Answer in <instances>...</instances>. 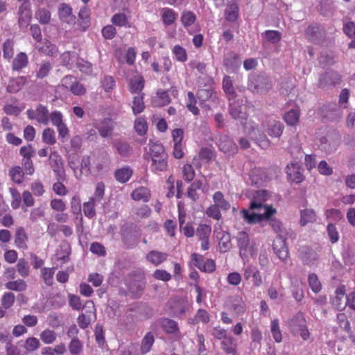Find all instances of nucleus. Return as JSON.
<instances>
[{"label":"nucleus","mask_w":355,"mask_h":355,"mask_svg":"<svg viewBox=\"0 0 355 355\" xmlns=\"http://www.w3.org/2000/svg\"><path fill=\"white\" fill-rule=\"evenodd\" d=\"M18 23L21 28H27L32 17L31 11L28 5L22 4L18 11Z\"/></svg>","instance_id":"nucleus-15"},{"label":"nucleus","mask_w":355,"mask_h":355,"mask_svg":"<svg viewBox=\"0 0 355 355\" xmlns=\"http://www.w3.org/2000/svg\"><path fill=\"white\" fill-rule=\"evenodd\" d=\"M340 82V75L334 71H327L322 74L319 79V84L320 87H326L329 85H334Z\"/></svg>","instance_id":"nucleus-14"},{"label":"nucleus","mask_w":355,"mask_h":355,"mask_svg":"<svg viewBox=\"0 0 355 355\" xmlns=\"http://www.w3.org/2000/svg\"><path fill=\"white\" fill-rule=\"evenodd\" d=\"M231 245V238L230 234L227 232H223L219 241L220 251L222 252H226L230 249Z\"/></svg>","instance_id":"nucleus-37"},{"label":"nucleus","mask_w":355,"mask_h":355,"mask_svg":"<svg viewBox=\"0 0 355 355\" xmlns=\"http://www.w3.org/2000/svg\"><path fill=\"white\" fill-rule=\"evenodd\" d=\"M28 236L22 227L17 229L15 236V243L19 248L26 249Z\"/></svg>","instance_id":"nucleus-26"},{"label":"nucleus","mask_w":355,"mask_h":355,"mask_svg":"<svg viewBox=\"0 0 355 355\" xmlns=\"http://www.w3.org/2000/svg\"><path fill=\"white\" fill-rule=\"evenodd\" d=\"M80 25L83 28L84 30L89 26V10L87 8L84 7L81 8L78 13Z\"/></svg>","instance_id":"nucleus-41"},{"label":"nucleus","mask_w":355,"mask_h":355,"mask_svg":"<svg viewBox=\"0 0 355 355\" xmlns=\"http://www.w3.org/2000/svg\"><path fill=\"white\" fill-rule=\"evenodd\" d=\"M125 286L135 297H139L145 288L144 277L139 273H130L125 280Z\"/></svg>","instance_id":"nucleus-2"},{"label":"nucleus","mask_w":355,"mask_h":355,"mask_svg":"<svg viewBox=\"0 0 355 355\" xmlns=\"http://www.w3.org/2000/svg\"><path fill=\"white\" fill-rule=\"evenodd\" d=\"M218 146L225 153L235 154L237 152V146L234 141L227 135H218Z\"/></svg>","instance_id":"nucleus-7"},{"label":"nucleus","mask_w":355,"mask_h":355,"mask_svg":"<svg viewBox=\"0 0 355 355\" xmlns=\"http://www.w3.org/2000/svg\"><path fill=\"white\" fill-rule=\"evenodd\" d=\"M162 12V20L166 25H171L175 21L177 15L173 10L166 8Z\"/></svg>","instance_id":"nucleus-42"},{"label":"nucleus","mask_w":355,"mask_h":355,"mask_svg":"<svg viewBox=\"0 0 355 355\" xmlns=\"http://www.w3.org/2000/svg\"><path fill=\"white\" fill-rule=\"evenodd\" d=\"M171 103V98L168 92L163 89H158L156 96L152 99V105L155 107L166 106Z\"/></svg>","instance_id":"nucleus-17"},{"label":"nucleus","mask_w":355,"mask_h":355,"mask_svg":"<svg viewBox=\"0 0 355 355\" xmlns=\"http://www.w3.org/2000/svg\"><path fill=\"white\" fill-rule=\"evenodd\" d=\"M202 187V182L200 180L193 182L187 189V196L192 200L196 201L198 198V195L196 192Z\"/></svg>","instance_id":"nucleus-43"},{"label":"nucleus","mask_w":355,"mask_h":355,"mask_svg":"<svg viewBox=\"0 0 355 355\" xmlns=\"http://www.w3.org/2000/svg\"><path fill=\"white\" fill-rule=\"evenodd\" d=\"M250 137L261 148L264 149L269 147L270 141L266 135L258 129L253 128L252 132H250Z\"/></svg>","instance_id":"nucleus-19"},{"label":"nucleus","mask_w":355,"mask_h":355,"mask_svg":"<svg viewBox=\"0 0 355 355\" xmlns=\"http://www.w3.org/2000/svg\"><path fill=\"white\" fill-rule=\"evenodd\" d=\"M154 343V336L151 333H148L143 338L141 343L142 353L148 352Z\"/></svg>","instance_id":"nucleus-59"},{"label":"nucleus","mask_w":355,"mask_h":355,"mask_svg":"<svg viewBox=\"0 0 355 355\" xmlns=\"http://www.w3.org/2000/svg\"><path fill=\"white\" fill-rule=\"evenodd\" d=\"M62 83L63 86L69 89L74 95L81 96L86 92V89L84 85L76 81L73 76H66L62 78Z\"/></svg>","instance_id":"nucleus-5"},{"label":"nucleus","mask_w":355,"mask_h":355,"mask_svg":"<svg viewBox=\"0 0 355 355\" xmlns=\"http://www.w3.org/2000/svg\"><path fill=\"white\" fill-rule=\"evenodd\" d=\"M69 349L71 354H78L83 349V343L78 338L71 339L69 345Z\"/></svg>","instance_id":"nucleus-63"},{"label":"nucleus","mask_w":355,"mask_h":355,"mask_svg":"<svg viewBox=\"0 0 355 355\" xmlns=\"http://www.w3.org/2000/svg\"><path fill=\"white\" fill-rule=\"evenodd\" d=\"M132 175V169L128 167H123L116 170L114 173L116 180L121 183L127 182Z\"/></svg>","instance_id":"nucleus-28"},{"label":"nucleus","mask_w":355,"mask_h":355,"mask_svg":"<svg viewBox=\"0 0 355 355\" xmlns=\"http://www.w3.org/2000/svg\"><path fill=\"white\" fill-rule=\"evenodd\" d=\"M286 174L291 182H294L297 184L300 183L304 180L302 169L300 165L297 162L287 165Z\"/></svg>","instance_id":"nucleus-10"},{"label":"nucleus","mask_w":355,"mask_h":355,"mask_svg":"<svg viewBox=\"0 0 355 355\" xmlns=\"http://www.w3.org/2000/svg\"><path fill=\"white\" fill-rule=\"evenodd\" d=\"M268 197L266 191L260 190L256 192L254 200L251 202L249 209L250 210L257 209L259 213H250V211L245 209L240 211L241 216L248 224H254L264 219H269L271 216L276 213V210L272 207H268L263 204Z\"/></svg>","instance_id":"nucleus-1"},{"label":"nucleus","mask_w":355,"mask_h":355,"mask_svg":"<svg viewBox=\"0 0 355 355\" xmlns=\"http://www.w3.org/2000/svg\"><path fill=\"white\" fill-rule=\"evenodd\" d=\"M306 325V320L304 318L302 313H297L291 320V326L294 330H297L300 328H303Z\"/></svg>","instance_id":"nucleus-47"},{"label":"nucleus","mask_w":355,"mask_h":355,"mask_svg":"<svg viewBox=\"0 0 355 355\" xmlns=\"http://www.w3.org/2000/svg\"><path fill=\"white\" fill-rule=\"evenodd\" d=\"M40 338L45 344H51L55 340L56 334L53 331L46 329L40 334Z\"/></svg>","instance_id":"nucleus-55"},{"label":"nucleus","mask_w":355,"mask_h":355,"mask_svg":"<svg viewBox=\"0 0 355 355\" xmlns=\"http://www.w3.org/2000/svg\"><path fill=\"white\" fill-rule=\"evenodd\" d=\"M221 345L225 353L229 354L236 353V344L231 336L225 338L221 342Z\"/></svg>","instance_id":"nucleus-35"},{"label":"nucleus","mask_w":355,"mask_h":355,"mask_svg":"<svg viewBox=\"0 0 355 355\" xmlns=\"http://www.w3.org/2000/svg\"><path fill=\"white\" fill-rule=\"evenodd\" d=\"M160 324L162 329L167 334H176L179 332L178 323L169 318H162L160 321Z\"/></svg>","instance_id":"nucleus-29"},{"label":"nucleus","mask_w":355,"mask_h":355,"mask_svg":"<svg viewBox=\"0 0 355 355\" xmlns=\"http://www.w3.org/2000/svg\"><path fill=\"white\" fill-rule=\"evenodd\" d=\"M171 313L174 316H180L183 315L189 308V304L187 300L183 298L171 299L168 302Z\"/></svg>","instance_id":"nucleus-6"},{"label":"nucleus","mask_w":355,"mask_h":355,"mask_svg":"<svg viewBox=\"0 0 355 355\" xmlns=\"http://www.w3.org/2000/svg\"><path fill=\"white\" fill-rule=\"evenodd\" d=\"M15 295L12 293H6L1 298V305L6 309H10L15 302Z\"/></svg>","instance_id":"nucleus-62"},{"label":"nucleus","mask_w":355,"mask_h":355,"mask_svg":"<svg viewBox=\"0 0 355 355\" xmlns=\"http://www.w3.org/2000/svg\"><path fill=\"white\" fill-rule=\"evenodd\" d=\"M299 112L296 110H291L284 114V119L289 125H295L299 121Z\"/></svg>","instance_id":"nucleus-44"},{"label":"nucleus","mask_w":355,"mask_h":355,"mask_svg":"<svg viewBox=\"0 0 355 355\" xmlns=\"http://www.w3.org/2000/svg\"><path fill=\"white\" fill-rule=\"evenodd\" d=\"M149 145V156L151 159L160 157L161 156H167L164 146L158 142L150 141Z\"/></svg>","instance_id":"nucleus-23"},{"label":"nucleus","mask_w":355,"mask_h":355,"mask_svg":"<svg viewBox=\"0 0 355 355\" xmlns=\"http://www.w3.org/2000/svg\"><path fill=\"white\" fill-rule=\"evenodd\" d=\"M39 51L44 54L50 56H55L58 53V49L55 45L49 42H45L42 46H40Z\"/></svg>","instance_id":"nucleus-48"},{"label":"nucleus","mask_w":355,"mask_h":355,"mask_svg":"<svg viewBox=\"0 0 355 355\" xmlns=\"http://www.w3.org/2000/svg\"><path fill=\"white\" fill-rule=\"evenodd\" d=\"M27 116L30 119H35L40 123L47 125L49 121V112L46 106L38 105L35 110H28Z\"/></svg>","instance_id":"nucleus-4"},{"label":"nucleus","mask_w":355,"mask_h":355,"mask_svg":"<svg viewBox=\"0 0 355 355\" xmlns=\"http://www.w3.org/2000/svg\"><path fill=\"white\" fill-rule=\"evenodd\" d=\"M197 101L193 92H189L188 93V103L187 104V107L188 110L191 112L194 115L199 114V110L196 106Z\"/></svg>","instance_id":"nucleus-57"},{"label":"nucleus","mask_w":355,"mask_h":355,"mask_svg":"<svg viewBox=\"0 0 355 355\" xmlns=\"http://www.w3.org/2000/svg\"><path fill=\"white\" fill-rule=\"evenodd\" d=\"M36 18L40 24H47L51 19V12L44 8L39 9L35 13Z\"/></svg>","instance_id":"nucleus-50"},{"label":"nucleus","mask_w":355,"mask_h":355,"mask_svg":"<svg viewBox=\"0 0 355 355\" xmlns=\"http://www.w3.org/2000/svg\"><path fill=\"white\" fill-rule=\"evenodd\" d=\"M28 57L25 53L21 52L18 53L13 59L12 63V69L13 71H19L26 67L28 64Z\"/></svg>","instance_id":"nucleus-27"},{"label":"nucleus","mask_w":355,"mask_h":355,"mask_svg":"<svg viewBox=\"0 0 355 355\" xmlns=\"http://www.w3.org/2000/svg\"><path fill=\"white\" fill-rule=\"evenodd\" d=\"M239 56L234 53H228L224 58V65L229 69L234 71L241 64Z\"/></svg>","instance_id":"nucleus-21"},{"label":"nucleus","mask_w":355,"mask_h":355,"mask_svg":"<svg viewBox=\"0 0 355 355\" xmlns=\"http://www.w3.org/2000/svg\"><path fill=\"white\" fill-rule=\"evenodd\" d=\"M76 64L81 72L87 74H89L92 72V65L90 62L78 57Z\"/></svg>","instance_id":"nucleus-58"},{"label":"nucleus","mask_w":355,"mask_h":355,"mask_svg":"<svg viewBox=\"0 0 355 355\" xmlns=\"http://www.w3.org/2000/svg\"><path fill=\"white\" fill-rule=\"evenodd\" d=\"M309 284L311 290L314 293H318L321 290V284L318 280V277L315 274H310L309 275Z\"/></svg>","instance_id":"nucleus-64"},{"label":"nucleus","mask_w":355,"mask_h":355,"mask_svg":"<svg viewBox=\"0 0 355 355\" xmlns=\"http://www.w3.org/2000/svg\"><path fill=\"white\" fill-rule=\"evenodd\" d=\"M70 254V247L68 243H62L60 245V249L57 250L56 257L58 259L62 260L67 262L69 259Z\"/></svg>","instance_id":"nucleus-40"},{"label":"nucleus","mask_w":355,"mask_h":355,"mask_svg":"<svg viewBox=\"0 0 355 355\" xmlns=\"http://www.w3.org/2000/svg\"><path fill=\"white\" fill-rule=\"evenodd\" d=\"M167 257L168 255L165 252L152 250L147 254L146 259L153 265L158 266L161 263L164 262L167 259Z\"/></svg>","instance_id":"nucleus-24"},{"label":"nucleus","mask_w":355,"mask_h":355,"mask_svg":"<svg viewBox=\"0 0 355 355\" xmlns=\"http://www.w3.org/2000/svg\"><path fill=\"white\" fill-rule=\"evenodd\" d=\"M60 18L64 22H74L75 17L72 15V8L67 3H62L59 8Z\"/></svg>","instance_id":"nucleus-22"},{"label":"nucleus","mask_w":355,"mask_h":355,"mask_svg":"<svg viewBox=\"0 0 355 355\" xmlns=\"http://www.w3.org/2000/svg\"><path fill=\"white\" fill-rule=\"evenodd\" d=\"M232 101L229 104V113L233 119L243 123L246 119V113L239 101L235 99Z\"/></svg>","instance_id":"nucleus-13"},{"label":"nucleus","mask_w":355,"mask_h":355,"mask_svg":"<svg viewBox=\"0 0 355 355\" xmlns=\"http://www.w3.org/2000/svg\"><path fill=\"white\" fill-rule=\"evenodd\" d=\"M94 202V198H90L88 202L83 204V212L89 218H93L96 215Z\"/></svg>","instance_id":"nucleus-53"},{"label":"nucleus","mask_w":355,"mask_h":355,"mask_svg":"<svg viewBox=\"0 0 355 355\" xmlns=\"http://www.w3.org/2000/svg\"><path fill=\"white\" fill-rule=\"evenodd\" d=\"M144 87V80L142 77H134L130 80V87L132 93H140Z\"/></svg>","instance_id":"nucleus-38"},{"label":"nucleus","mask_w":355,"mask_h":355,"mask_svg":"<svg viewBox=\"0 0 355 355\" xmlns=\"http://www.w3.org/2000/svg\"><path fill=\"white\" fill-rule=\"evenodd\" d=\"M305 35L310 41L313 43H318L324 38L325 31L322 27L315 24L307 27L305 31Z\"/></svg>","instance_id":"nucleus-8"},{"label":"nucleus","mask_w":355,"mask_h":355,"mask_svg":"<svg viewBox=\"0 0 355 355\" xmlns=\"http://www.w3.org/2000/svg\"><path fill=\"white\" fill-rule=\"evenodd\" d=\"M78 55L74 51H66L61 55V62L62 65L71 69L73 64L77 62Z\"/></svg>","instance_id":"nucleus-25"},{"label":"nucleus","mask_w":355,"mask_h":355,"mask_svg":"<svg viewBox=\"0 0 355 355\" xmlns=\"http://www.w3.org/2000/svg\"><path fill=\"white\" fill-rule=\"evenodd\" d=\"M316 220L315 214L313 209H306L301 211L300 213V224L305 226L309 223H313Z\"/></svg>","instance_id":"nucleus-32"},{"label":"nucleus","mask_w":355,"mask_h":355,"mask_svg":"<svg viewBox=\"0 0 355 355\" xmlns=\"http://www.w3.org/2000/svg\"><path fill=\"white\" fill-rule=\"evenodd\" d=\"M173 53L175 56L177 60L184 62L187 59V54L186 50L180 45H175L173 47Z\"/></svg>","instance_id":"nucleus-60"},{"label":"nucleus","mask_w":355,"mask_h":355,"mask_svg":"<svg viewBox=\"0 0 355 355\" xmlns=\"http://www.w3.org/2000/svg\"><path fill=\"white\" fill-rule=\"evenodd\" d=\"M11 180L16 184H21L24 180V173L20 166H16L9 170Z\"/></svg>","instance_id":"nucleus-34"},{"label":"nucleus","mask_w":355,"mask_h":355,"mask_svg":"<svg viewBox=\"0 0 355 355\" xmlns=\"http://www.w3.org/2000/svg\"><path fill=\"white\" fill-rule=\"evenodd\" d=\"M223 89L227 96L230 101L235 99L236 93L233 86L232 78L230 76H225L223 79Z\"/></svg>","instance_id":"nucleus-20"},{"label":"nucleus","mask_w":355,"mask_h":355,"mask_svg":"<svg viewBox=\"0 0 355 355\" xmlns=\"http://www.w3.org/2000/svg\"><path fill=\"white\" fill-rule=\"evenodd\" d=\"M243 277L246 280L252 278L253 286L255 287H259L263 283L259 270L252 264L247 266L245 268Z\"/></svg>","instance_id":"nucleus-11"},{"label":"nucleus","mask_w":355,"mask_h":355,"mask_svg":"<svg viewBox=\"0 0 355 355\" xmlns=\"http://www.w3.org/2000/svg\"><path fill=\"white\" fill-rule=\"evenodd\" d=\"M211 231V229L209 225L201 224L196 230V235L199 239H209Z\"/></svg>","instance_id":"nucleus-54"},{"label":"nucleus","mask_w":355,"mask_h":355,"mask_svg":"<svg viewBox=\"0 0 355 355\" xmlns=\"http://www.w3.org/2000/svg\"><path fill=\"white\" fill-rule=\"evenodd\" d=\"M272 249L281 260H285L288 257V250L286 245L285 237H277L273 242Z\"/></svg>","instance_id":"nucleus-12"},{"label":"nucleus","mask_w":355,"mask_h":355,"mask_svg":"<svg viewBox=\"0 0 355 355\" xmlns=\"http://www.w3.org/2000/svg\"><path fill=\"white\" fill-rule=\"evenodd\" d=\"M42 141L49 145H53L56 143L55 132L51 128H46L42 132Z\"/></svg>","instance_id":"nucleus-45"},{"label":"nucleus","mask_w":355,"mask_h":355,"mask_svg":"<svg viewBox=\"0 0 355 355\" xmlns=\"http://www.w3.org/2000/svg\"><path fill=\"white\" fill-rule=\"evenodd\" d=\"M42 277L46 285L51 286L53 284V277L54 275V268H44L42 269Z\"/></svg>","instance_id":"nucleus-61"},{"label":"nucleus","mask_w":355,"mask_h":355,"mask_svg":"<svg viewBox=\"0 0 355 355\" xmlns=\"http://www.w3.org/2000/svg\"><path fill=\"white\" fill-rule=\"evenodd\" d=\"M269 224L273 231L277 234V237H284L285 229L283 227L281 221L272 218L270 220Z\"/></svg>","instance_id":"nucleus-51"},{"label":"nucleus","mask_w":355,"mask_h":355,"mask_svg":"<svg viewBox=\"0 0 355 355\" xmlns=\"http://www.w3.org/2000/svg\"><path fill=\"white\" fill-rule=\"evenodd\" d=\"M131 197L135 200L148 202L150 197V191L148 189L141 187L134 190L131 193Z\"/></svg>","instance_id":"nucleus-30"},{"label":"nucleus","mask_w":355,"mask_h":355,"mask_svg":"<svg viewBox=\"0 0 355 355\" xmlns=\"http://www.w3.org/2000/svg\"><path fill=\"white\" fill-rule=\"evenodd\" d=\"M6 287L12 291H23L26 288V284L25 281L22 279H18L16 281L8 282L6 284Z\"/></svg>","instance_id":"nucleus-46"},{"label":"nucleus","mask_w":355,"mask_h":355,"mask_svg":"<svg viewBox=\"0 0 355 355\" xmlns=\"http://www.w3.org/2000/svg\"><path fill=\"white\" fill-rule=\"evenodd\" d=\"M145 108L144 103V94H139L134 97L133 105L132 107L133 113L138 114L144 111Z\"/></svg>","instance_id":"nucleus-39"},{"label":"nucleus","mask_w":355,"mask_h":355,"mask_svg":"<svg viewBox=\"0 0 355 355\" xmlns=\"http://www.w3.org/2000/svg\"><path fill=\"white\" fill-rule=\"evenodd\" d=\"M284 126L279 121H274L271 123L268 128V134L270 137H279L284 131Z\"/></svg>","instance_id":"nucleus-33"},{"label":"nucleus","mask_w":355,"mask_h":355,"mask_svg":"<svg viewBox=\"0 0 355 355\" xmlns=\"http://www.w3.org/2000/svg\"><path fill=\"white\" fill-rule=\"evenodd\" d=\"M213 200L214 204L223 211H227L231 207L230 203L224 198V196L220 191H217L214 194Z\"/></svg>","instance_id":"nucleus-31"},{"label":"nucleus","mask_w":355,"mask_h":355,"mask_svg":"<svg viewBox=\"0 0 355 355\" xmlns=\"http://www.w3.org/2000/svg\"><path fill=\"white\" fill-rule=\"evenodd\" d=\"M236 238L239 248V254L244 259L251 251L249 236L246 232L242 231L238 233Z\"/></svg>","instance_id":"nucleus-9"},{"label":"nucleus","mask_w":355,"mask_h":355,"mask_svg":"<svg viewBox=\"0 0 355 355\" xmlns=\"http://www.w3.org/2000/svg\"><path fill=\"white\" fill-rule=\"evenodd\" d=\"M49 162L53 170L64 166L61 156L55 151L50 154Z\"/></svg>","instance_id":"nucleus-52"},{"label":"nucleus","mask_w":355,"mask_h":355,"mask_svg":"<svg viewBox=\"0 0 355 355\" xmlns=\"http://www.w3.org/2000/svg\"><path fill=\"white\" fill-rule=\"evenodd\" d=\"M17 270L19 275L24 277L28 276L29 275V266L28 263L24 259H20L16 266Z\"/></svg>","instance_id":"nucleus-56"},{"label":"nucleus","mask_w":355,"mask_h":355,"mask_svg":"<svg viewBox=\"0 0 355 355\" xmlns=\"http://www.w3.org/2000/svg\"><path fill=\"white\" fill-rule=\"evenodd\" d=\"M248 87L253 93H265L272 88V81L264 75L254 76L249 79Z\"/></svg>","instance_id":"nucleus-3"},{"label":"nucleus","mask_w":355,"mask_h":355,"mask_svg":"<svg viewBox=\"0 0 355 355\" xmlns=\"http://www.w3.org/2000/svg\"><path fill=\"white\" fill-rule=\"evenodd\" d=\"M97 130L102 137H108L112 134L114 123L110 119H105L99 123Z\"/></svg>","instance_id":"nucleus-18"},{"label":"nucleus","mask_w":355,"mask_h":355,"mask_svg":"<svg viewBox=\"0 0 355 355\" xmlns=\"http://www.w3.org/2000/svg\"><path fill=\"white\" fill-rule=\"evenodd\" d=\"M24 347L27 352H31L37 349L40 347V343L37 338L29 337L25 340Z\"/></svg>","instance_id":"nucleus-49"},{"label":"nucleus","mask_w":355,"mask_h":355,"mask_svg":"<svg viewBox=\"0 0 355 355\" xmlns=\"http://www.w3.org/2000/svg\"><path fill=\"white\" fill-rule=\"evenodd\" d=\"M239 8L236 3H231L227 6L225 10V19L229 21H235L237 19Z\"/></svg>","instance_id":"nucleus-36"},{"label":"nucleus","mask_w":355,"mask_h":355,"mask_svg":"<svg viewBox=\"0 0 355 355\" xmlns=\"http://www.w3.org/2000/svg\"><path fill=\"white\" fill-rule=\"evenodd\" d=\"M150 170L154 173L158 174L160 172H166L168 169V155L160 157L153 158Z\"/></svg>","instance_id":"nucleus-16"}]
</instances>
